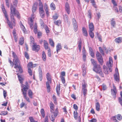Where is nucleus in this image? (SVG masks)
<instances>
[{
	"instance_id": "423d86ee",
	"label": "nucleus",
	"mask_w": 122,
	"mask_h": 122,
	"mask_svg": "<svg viewBox=\"0 0 122 122\" xmlns=\"http://www.w3.org/2000/svg\"><path fill=\"white\" fill-rule=\"evenodd\" d=\"M46 78L48 81L46 83V85L47 90V92H50V86L49 83H51V78L50 75L49 73H47L46 74Z\"/></svg>"
},
{
	"instance_id": "58836bf2",
	"label": "nucleus",
	"mask_w": 122,
	"mask_h": 122,
	"mask_svg": "<svg viewBox=\"0 0 122 122\" xmlns=\"http://www.w3.org/2000/svg\"><path fill=\"white\" fill-rule=\"evenodd\" d=\"M49 43L51 46L53 47H54V43L52 39H49Z\"/></svg>"
},
{
	"instance_id": "79ce46f5",
	"label": "nucleus",
	"mask_w": 122,
	"mask_h": 122,
	"mask_svg": "<svg viewBox=\"0 0 122 122\" xmlns=\"http://www.w3.org/2000/svg\"><path fill=\"white\" fill-rule=\"evenodd\" d=\"M46 33H48L50 32V30L48 27L46 25H45L44 27Z\"/></svg>"
},
{
	"instance_id": "a878e982",
	"label": "nucleus",
	"mask_w": 122,
	"mask_h": 122,
	"mask_svg": "<svg viewBox=\"0 0 122 122\" xmlns=\"http://www.w3.org/2000/svg\"><path fill=\"white\" fill-rule=\"evenodd\" d=\"M37 25L36 23H35L34 26V31L35 34H36L37 33Z\"/></svg>"
},
{
	"instance_id": "f03ea898",
	"label": "nucleus",
	"mask_w": 122,
	"mask_h": 122,
	"mask_svg": "<svg viewBox=\"0 0 122 122\" xmlns=\"http://www.w3.org/2000/svg\"><path fill=\"white\" fill-rule=\"evenodd\" d=\"M91 61L94 66L93 70L96 73H99L102 77H103L104 75L102 71L100 65H97L96 61L93 59H91Z\"/></svg>"
},
{
	"instance_id": "b1692460",
	"label": "nucleus",
	"mask_w": 122,
	"mask_h": 122,
	"mask_svg": "<svg viewBox=\"0 0 122 122\" xmlns=\"http://www.w3.org/2000/svg\"><path fill=\"white\" fill-rule=\"evenodd\" d=\"M115 42L119 43L121 42L122 38L120 37H119L115 39Z\"/></svg>"
},
{
	"instance_id": "f257e3e1",
	"label": "nucleus",
	"mask_w": 122,
	"mask_h": 122,
	"mask_svg": "<svg viewBox=\"0 0 122 122\" xmlns=\"http://www.w3.org/2000/svg\"><path fill=\"white\" fill-rule=\"evenodd\" d=\"M10 15L12 22L11 24V25H12L13 27V26H15V20L14 17V16L16 15L18 19L20 18V17L18 12L15 9L12 5L10 6Z\"/></svg>"
},
{
	"instance_id": "2f4dec72",
	"label": "nucleus",
	"mask_w": 122,
	"mask_h": 122,
	"mask_svg": "<svg viewBox=\"0 0 122 122\" xmlns=\"http://www.w3.org/2000/svg\"><path fill=\"white\" fill-rule=\"evenodd\" d=\"M30 44L31 45H32L33 44H34L35 43H34V38L31 36L30 37Z\"/></svg>"
},
{
	"instance_id": "864d4df0",
	"label": "nucleus",
	"mask_w": 122,
	"mask_h": 122,
	"mask_svg": "<svg viewBox=\"0 0 122 122\" xmlns=\"http://www.w3.org/2000/svg\"><path fill=\"white\" fill-rule=\"evenodd\" d=\"M30 122H35L34 120L33 117H29Z\"/></svg>"
},
{
	"instance_id": "37998d69",
	"label": "nucleus",
	"mask_w": 122,
	"mask_h": 122,
	"mask_svg": "<svg viewBox=\"0 0 122 122\" xmlns=\"http://www.w3.org/2000/svg\"><path fill=\"white\" fill-rule=\"evenodd\" d=\"M18 77L19 79V80L21 84H22L23 83V78L21 77V76H19V75H18Z\"/></svg>"
},
{
	"instance_id": "4c0bfd02",
	"label": "nucleus",
	"mask_w": 122,
	"mask_h": 122,
	"mask_svg": "<svg viewBox=\"0 0 122 122\" xmlns=\"http://www.w3.org/2000/svg\"><path fill=\"white\" fill-rule=\"evenodd\" d=\"M39 10H41V9H43V5L42 2H41V1H39Z\"/></svg>"
},
{
	"instance_id": "20e7f679",
	"label": "nucleus",
	"mask_w": 122,
	"mask_h": 122,
	"mask_svg": "<svg viewBox=\"0 0 122 122\" xmlns=\"http://www.w3.org/2000/svg\"><path fill=\"white\" fill-rule=\"evenodd\" d=\"M21 86L22 87V89H21V91L24 97L27 101L29 102H30V101L29 100V98L26 96V91L28 89V86L22 84Z\"/></svg>"
},
{
	"instance_id": "de8ad7c7",
	"label": "nucleus",
	"mask_w": 122,
	"mask_h": 122,
	"mask_svg": "<svg viewBox=\"0 0 122 122\" xmlns=\"http://www.w3.org/2000/svg\"><path fill=\"white\" fill-rule=\"evenodd\" d=\"M52 97L54 103L56 104L57 103V101L56 96L55 95H53Z\"/></svg>"
},
{
	"instance_id": "2eb2a0df",
	"label": "nucleus",
	"mask_w": 122,
	"mask_h": 122,
	"mask_svg": "<svg viewBox=\"0 0 122 122\" xmlns=\"http://www.w3.org/2000/svg\"><path fill=\"white\" fill-rule=\"evenodd\" d=\"M65 10L67 13L69 14L70 13V8L68 4L66 2L65 4Z\"/></svg>"
},
{
	"instance_id": "69168bd1",
	"label": "nucleus",
	"mask_w": 122,
	"mask_h": 122,
	"mask_svg": "<svg viewBox=\"0 0 122 122\" xmlns=\"http://www.w3.org/2000/svg\"><path fill=\"white\" fill-rule=\"evenodd\" d=\"M18 3L17 0H14L13 2L14 5L15 6H16Z\"/></svg>"
},
{
	"instance_id": "9d476101",
	"label": "nucleus",
	"mask_w": 122,
	"mask_h": 122,
	"mask_svg": "<svg viewBox=\"0 0 122 122\" xmlns=\"http://www.w3.org/2000/svg\"><path fill=\"white\" fill-rule=\"evenodd\" d=\"M40 49V46L38 45H37L36 43L34 44L32 47V50L33 51L37 52Z\"/></svg>"
},
{
	"instance_id": "6e6552de",
	"label": "nucleus",
	"mask_w": 122,
	"mask_h": 122,
	"mask_svg": "<svg viewBox=\"0 0 122 122\" xmlns=\"http://www.w3.org/2000/svg\"><path fill=\"white\" fill-rule=\"evenodd\" d=\"M34 15L32 14L31 17L30 18V20L28 21V23L29 25L30 28L32 29L33 28V19L34 18Z\"/></svg>"
},
{
	"instance_id": "09e8293b",
	"label": "nucleus",
	"mask_w": 122,
	"mask_h": 122,
	"mask_svg": "<svg viewBox=\"0 0 122 122\" xmlns=\"http://www.w3.org/2000/svg\"><path fill=\"white\" fill-rule=\"evenodd\" d=\"M24 56L27 59H29V56L26 52H25L24 53Z\"/></svg>"
},
{
	"instance_id": "e2e57ef3",
	"label": "nucleus",
	"mask_w": 122,
	"mask_h": 122,
	"mask_svg": "<svg viewBox=\"0 0 122 122\" xmlns=\"http://www.w3.org/2000/svg\"><path fill=\"white\" fill-rule=\"evenodd\" d=\"M44 8L45 10H48L47 5L46 3H45L44 5Z\"/></svg>"
},
{
	"instance_id": "39448f33",
	"label": "nucleus",
	"mask_w": 122,
	"mask_h": 122,
	"mask_svg": "<svg viewBox=\"0 0 122 122\" xmlns=\"http://www.w3.org/2000/svg\"><path fill=\"white\" fill-rule=\"evenodd\" d=\"M1 6L2 11L4 14L5 17L7 20V23L10 28L11 29H12L13 27H12V25H11V23L9 20L8 16L7 15L6 12L4 4H2Z\"/></svg>"
},
{
	"instance_id": "7ed1b4c3",
	"label": "nucleus",
	"mask_w": 122,
	"mask_h": 122,
	"mask_svg": "<svg viewBox=\"0 0 122 122\" xmlns=\"http://www.w3.org/2000/svg\"><path fill=\"white\" fill-rule=\"evenodd\" d=\"M106 64L108 66V69L104 66H103V68L104 73L106 74H108V69L110 72L112 71L111 67L112 66V59L110 58L109 62H107Z\"/></svg>"
},
{
	"instance_id": "0e129e2a",
	"label": "nucleus",
	"mask_w": 122,
	"mask_h": 122,
	"mask_svg": "<svg viewBox=\"0 0 122 122\" xmlns=\"http://www.w3.org/2000/svg\"><path fill=\"white\" fill-rule=\"evenodd\" d=\"M3 94L4 98H5L7 96L6 92L4 90H3Z\"/></svg>"
},
{
	"instance_id": "4be33fe9",
	"label": "nucleus",
	"mask_w": 122,
	"mask_h": 122,
	"mask_svg": "<svg viewBox=\"0 0 122 122\" xmlns=\"http://www.w3.org/2000/svg\"><path fill=\"white\" fill-rule=\"evenodd\" d=\"M111 92L112 95L113 96V98L115 99L116 97V93H117L116 91L114 90L111 89Z\"/></svg>"
},
{
	"instance_id": "a211bd4d",
	"label": "nucleus",
	"mask_w": 122,
	"mask_h": 122,
	"mask_svg": "<svg viewBox=\"0 0 122 122\" xmlns=\"http://www.w3.org/2000/svg\"><path fill=\"white\" fill-rule=\"evenodd\" d=\"M50 107L51 109L50 111L51 113H53L54 111V105L52 102H51L50 103Z\"/></svg>"
},
{
	"instance_id": "e433bc0d",
	"label": "nucleus",
	"mask_w": 122,
	"mask_h": 122,
	"mask_svg": "<svg viewBox=\"0 0 122 122\" xmlns=\"http://www.w3.org/2000/svg\"><path fill=\"white\" fill-rule=\"evenodd\" d=\"M28 69L33 68V64L32 62H30L28 64Z\"/></svg>"
},
{
	"instance_id": "ea45409f",
	"label": "nucleus",
	"mask_w": 122,
	"mask_h": 122,
	"mask_svg": "<svg viewBox=\"0 0 122 122\" xmlns=\"http://www.w3.org/2000/svg\"><path fill=\"white\" fill-rule=\"evenodd\" d=\"M116 116L117 119L120 121H121L122 119V116L120 114H118L117 115H116Z\"/></svg>"
},
{
	"instance_id": "4468645a",
	"label": "nucleus",
	"mask_w": 122,
	"mask_h": 122,
	"mask_svg": "<svg viewBox=\"0 0 122 122\" xmlns=\"http://www.w3.org/2000/svg\"><path fill=\"white\" fill-rule=\"evenodd\" d=\"M37 2H36L34 3L33 5L32 9V12L33 13L32 14L33 15V13L35 12L37 8Z\"/></svg>"
},
{
	"instance_id": "5701e85b",
	"label": "nucleus",
	"mask_w": 122,
	"mask_h": 122,
	"mask_svg": "<svg viewBox=\"0 0 122 122\" xmlns=\"http://www.w3.org/2000/svg\"><path fill=\"white\" fill-rule=\"evenodd\" d=\"M44 46L45 49H47L48 48V44L46 40L44 41Z\"/></svg>"
},
{
	"instance_id": "6ab92c4d",
	"label": "nucleus",
	"mask_w": 122,
	"mask_h": 122,
	"mask_svg": "<svg viewBox=\"0 0 122 122\" xmlns=\"http://www.w3.org/2000/svg\"><path fill=\"white\" fill-rule=\"evenodd\" d=\"M40 13L41 18L44 17L45 13L43 9H41V10H39Z\"/></svg>"
},
{
	"instance_id": "c03bdc74",
	"label": "nucleus",
	"mask_w": 122,
	"mask_h": 122,
	"mask_svg": "<svg viewBox=\"0 0 122 122\" xmlns=\"http://www.w3.org/2000/svg\"><path fill=\"white\" fill-rule=\"evenodd\" d=\"M77 114L78 113L77 111H75L74 112V118L76 119L77 118Z\"/></svg>"
},
{
	"instance_id": "9b49d317",
	"label": "nucleus",
	"mask_w": 122,
	"mask_h": 122,
	"mask_svg": "<svg viewBox=\"0 0 122 122\" xmlns=\"http://www.w3.org/2000/svg\"><path fill=\"white\" fill-rule=\"evenodd\" d=\"M86 86L85 83H83L82 84V91L84 96L86 95V94L87 90L86 88Z\"/></svg>"
},
{
	"instance_id": "dca6fc26",
	"label": "nucleus",
	"mask_w": 122,
	"mask_h": 122,
	"mask_svg": "<svg viewBox=\"0 0 122 122\" xmlns=\"http://www.w3.org/2000/svg\"><path fill=\"white\" fill-rule=\"evenodd\" d=\"M19 63H16L15 64H14L15 65V66H14L15 68L16 69L18 68L19 69V71L21 73L22 72V70L21 67L20 66H19L18 65V64Z\"/></svg>"
},
{
	"instance_id": "3c124183",
	"label": "nucleus",
	"mask_w": 122,
	"mask_h": 122,
	"mask_svg": "<svg viewBox=\"0 0 122 122\" xmlns=\"http://www.w3.org/2000/svg\"><path fill=\"white\" fill-rule=\"evenodd\" d=\"M96 56L97 59H98V58H100L102 57L101 55V54H100V53H99L98 51H97V52Z\"/></svg>"
},
{
	"instance_id": "aec40b11",
	"label": "nucleus",
	"mask_w": 122,
	"mask_h": 122,
	"mask_svg": "<svg viewBox=\"0 0 122 122\" xmlns=\"http://www.w3.org/2000/svg\"><path fill=\"white\" fill-rule=\"evenodd\" d=\"M82 31L83 35L85 36H88L87 33V32L86 28L84 27H83L82 28Z\"/></svg>"
},
{
	"instance_id": "774afa93",
	"label": "nucleus",
	"mask_w": 122,
	"mask_h": 122,
	"mask_svg": "<svg viewBox=\"0 0 122 122\" xmlns=\"http://www.w3.org/2000/svg\"><path fill=\"white\" fill-rule=\"evenodd\" d=\"M89 121L91 122H96L97 121V120L96 119L93 118Z\"/></svg>"
},
{
	"instance_id": "c756f323",
	"label": "nucleus",
	"mask_w": 122,
	"mask_h": 122,
	"mask_svg": "<svg viewBox=\"0 0 122 122\" xmlns=\"http://www.w3.org/2000/svg\"><path fill=\"white\" fill-rule=\"evenodd\" d=\"M50 114L49 115V117L50 119V120L52 121V122H54V121L55 120V118L54 116H53V114Z\"/></svg>"
},
{
	"instance_id": "603ef678",
	"label": "nucleus",
	"mask_w": 122,
	"mask_h": 122,
	"mask_svg": "<svg viewBox=\"0 0 122 122\" xmlns=\"http://www.w3.org/2000/svg\"><path fill=\"white\" fill-rule=\"evenodd\" d=\"M7 113V111L4 112L2 111L0 113V115H5Z\"/></svg>"
},
{
	"instance_id": "f704fd0d",
	"label": "nucleus",
	"mask_w": 122,
	"mask_h": 122,
	"mask_svg": "<svg viewBox=\"0 0 122 122\" xmlns=\"http://www.w3.org/2000/svg\"><path fill=\"white\" fill-rule=\"evenodd\" d=\"M114 19V18H112V20L111 21V25L113 27L115 26L116 24L115 21L113 20Z\"/></svg>"
},
{
	"instance_id": "412c9836",
	"label": "nucleus",
	"mask_w": 122,
	"mask_h": 122,
	"mask_svg": "<svg viewBox=\"0 0 122 122\" xmlns=\"http://www.w3.org/2000/svg\"><path fill=\"white\" fill-rule=\"evenodd\" d=\"M56 52L57 53L61 49V46L60 43H58L56 46Z\"/></svg>"
},
{
	"instance_id": "bb28decb",
	"label": "nucleus",
	"mask_w": 122,
	"mask_h": 122,
	"mask_svg": "<svg viewBox=\"0 0 122 122\" xmlns=\"http://www.w3.org/2000/svg\"><path fill=\"white\" fill-rule=\"evenodd\" d=\"M24 38L23 37H22L20 39L19 44L20 45H22L24 44Z\"/></svg>"
},
{
	"instance_id": "49530a36",
	"label": "nucleus",
	"mask_w": 122,
	"mask_h": 122,
	"mask_svg": "<svg viewBox=\"0 0 122 122\" xmlns=\"http://www.w3.org/2000/svg\"><path fill=\"white\" fill-rule=\"evenodd\" d=\"M41 112L43 117H45V113L43 109H41Z\"/></svg>"
},
{
	"instance_id": "4d7b16f0",
	"label": "nucleus",
	"mask_w": 122,
	"mask_h": 122,
	"mask_svg": "<svg viewBox=\"0 0 122 122\" xmlns=\"http://www.w3.org/2000/svg\"><path fill=\"white\" fill-rule=\"evenodd\" d=\"M22 29V30L23 31L24 33H25V27L23 25H20Z\"/></svg>"
},
{
	"instance_id": "cd10ccee",
	"label": "nucleus",
	"mask_w": 122,
	"mask_h": 122,
	"mask_svg": "<svg viewBox=\"0 0 122 122\" xmlns=\"http://www.w3.org/2000/svg\"><path fill=\"white\" fill-rule=\"evenodd\" d=\"M50 7L51 9L52 10H54L56 8L55 4L52 2L50 5Z\"/></svg>"
},
{
	"instance_id": "338daca9",
	"label": "nucleus",
	"mask_w": 122,
	"mask_h": 122,
	"mask_svg": "<svg viewBox=\"0 0 122 122\" xmlns=\"http://www.w3.org/2000/svg\"><path fill=\"white\" fill-rule=\"evenodd\" d=\"M118 99L119 102L122 106V99L121 97H119Z\"/></svg>"
},
{
	"instance_id": "c9c22d12",
	"label": "nucleus",
	"mask_w": 122,
	"mask_h": 122,
	"mask_svg": "<svg viewBox=\"0 0 122 122\" xmlns=\"http://www.w3.org/2000/svg\"><path fill=\"white\" fill-rule=\"evenodd\" d=\"M58 112V108H57L56 109L55 112H54L53 111V112L51 113H53L54 114V116L55 117H56L57 115Z\"/></svg>"
},
{
	"instance_id": "13d9d810",
	"label": "nucleus",
	"mask_w": 122,
	"mask_h": 122,
	"mask_svg": "<svg viewBox=\"0 0 122 122\" xmlns=\"http://www.w3.org/2000/svg\"><path fill=\"white\" fill-rule=\"evenodd\" d=\"M99 50L100 52L103 55L104 54V53L103 50L101 47H99Z\"/></svg>"
},
{
	"instance_id": "f3484780",
	"label": "nucleus",
	"mask_w": 122,
	"mask_h": 122,
	"mask_svg": "<svg viewBox=\"0 0 122 122\" xmlns=\"http://www.w3.org/2000/svg\"><path fill=\"white\" fill-rule=\"evenodd\" d=\"M89 31H93L94 30V28L93 23H91L89 25Z\"/></svg>"
},
{
	"instance_id": "72a5a7b5",
	"label": "nucleus",
	"mask_w": 122,
	"mask_h": 122,
	"mask_svg": "<svg viewBox=\"0 0 122 122\" xmlns=\"http://www.w3.org/2000/svg\"><path fill=\"white\" fill-rule=\"evenodd\" d=\"M42 58L44 61H45L46 59V56L45 52L43 51L42 54Z\"/></svg>"
},
{
	"instance_id": "1a4fd4ad",
	"label": "nucleus",
	"mask_w": 122,
	"mask_h": 122,
	"mask_svg": "<svg viewBox=\"0 0 122 122\" xmlns=\"http://www.w3.org/2000/svg\"><path fill=\"white\" fill-rule=\"evenodd\" d=\"M72 23L74 30L75 31H76L77 30V26L76 21L74 18L72 19Z\"/></svg>"
},
{
	"instance_id": "7c9ffc66",
	"label": "nucleus",
	"mask_w": 122,
	"mask_h": 122,
	"mask_svg": "<svg viewBox=\"0 0 122 122\" xmlns=\"http://www.w3.org/2000/svg\"><path fill=\"white\" fill-rule=\"evenodd\" d=\"M54 24L56 25L59 26L61 24V22L60 20H58L54 22Z\"/></svg>"
},
{
	"instance_id": "8fccbe9b",
	"label": "nucleus",
	"mask_w": 122,
	"mask_h": 122,
	"mask_svg": "<svg viewBox=\"0 0 122 122\" xmlns=\"http://www.w3.org/2000/svg\"><path fill=\"white\" fill-rule=\"evenodd\" d=\"M65 21L67 22L68 21V19L67 16L66 15H63Z\"/></svg>"
},
{
	"instance_id": "6e6d98bb",
	"label": "nucleus",
	"mask_w": 122,
	"mask_h": 122,
	"mask_svg": "<svg viewBox=\"0 0 122 122\" xmlns=\"http://www.w3.org/2000/svg\"><path fill=\"white\" fill-rule=\"evenodd\" d=\"M39 75H42V72L41 68L39 67Z\"/></svg>"
},
{
	"instance_id": "c85d7f7f",
	"label": "nucleus",
	"mask_w": 122,
	"mask_h": 122,
	"mask_svg": "<svg viewBox=\"0 0 122 122\" xmlns=\"http://www.w3.org/2000/svg\"><path fill=\"white\" fill-rule=\"evenodd\" d=\"M60 89V86L59 85H57L56 88V90L57 93V94L58 95H59V92Z\"/></svg>"
},
{
	"instance_id": "a18cd8bd",
	"label": "nucleus",
	"mask_w": 122,
	"mask_h": 122,
	"mask_svg": "<svg viewBox=\"0 0 122 122\" xmlns=\"http://www.w3.org/2000/svg\"><path fill=\"white\" fill-rule=\"evenodd\" d=\"M28 95L30 98H32V92L30 90H29Z\"/></svg>"
},
{
	"instance_id": "5fc2aeb1",
	"label": "nucleus",
	"mask_w": 122,
	"mask_h": 122,
	"mask_svg": "<svg viewBox=\"0 0 122 122\" xmlns=\"http://www.w3.org/2000/svg\"><path fill=\"white\" fill-rule=\"evenodd\" d=\"M61 78L62 82L63 83H64L65 82V80L64 77L63 76H61Z\"/></svg>"
},
{
	"instance_id": "393cba45",
	"label": "nucleus",
	"mask_w": 122,
	"mask_h": 122,
	"mask_svg": "<svg viewBox=\"0 0 122 122\" xmlns=\"http://www.w3.org/2000/svg\"><path fill=\"white\" fill-rule=\"evenodd\" d=\"M96 110L99 111L100 110V105L98 102H97L96 104Z\"/></svg>"
},
{
	"instance_id": "0eeeda50",
	"label": "nucleus",
	"mask_w": 122,
	"mask_h": 122,
	"mask_svg": "<svg viewBox=\"0 0 122 122\" xmlns=\"http://www.w3.org/2000/svg\"><path fill=\"white\" fill-rule=\"evenodd\" d=\"M12 56L14 58L13 61L14 62V64L15 63H19V61L17 57V55L14 52L12 53Z\"/></svg>"
},
{
	"instance_id": "a19ab883",
	"label": "nucleus",
	"mask_w": 122,
	"mask_h": 122,
	"mask_svg": "<svg viewBox=\"0 0 122 122\" xmlns=\"http://www.w3.org/2000/svg\"><path fill=\"white\" fill-rule=\"evenodd\" d=\"M93 31H89V35L92 38H93L94 36V34L92 32Z\"/></svg>"
},
{
	"instance_id": "f8f14e48",
	"label": "nucleus",
	"mask_w": 122,
	"mask_h": 122,
	"mask_svg": "<svg viewBox=\"0 0 122 122\" xmlns=\"http://www.w3.org/2000/svg\"><path fill=\"white\" fill-rule=\"evenodd\" d=\"M116 73L114 75V78L115 80L117 81H118L119 79V75L117 68L116 69Z\"/></svg>"
},
{
	"instance_id": "680f3d73",
	"label": "nucleus",
	"mask_w": 122,
	"mask_h": 122,
	"mask_svg": "<svg viewBox=\"0 0 122 122\" xmlns=\"http://www.w3.org/2000/svg\"><path fill=\"white\" fill-rule=\"evenodd\" d=\"M73 107L74 109L76 110V111H77L78 109V107L77 106L76 104H74L73 106Z\"/></svg>"
},
{
	"instance_id": "052dcab7",
	"label": "nucleus",
	"mask_w": 122,
	"mask_h": 122,
	"mask_svg": "<svg viewBox=\"0 0 122 122\" xmlns=\"http://www.w3.org/2000/svg\"><path fill=\"white\" fill-rule=\"evenodd\" d=\"M42 35V33L40 31L38 32H37L38 37L39 38H40V37Z\"/></svg>"
},
{
	"instance_id": "bf43d9fd",
	"label": "nucleus",
	"mask_w": 122,
	"mask_h": 122,
	"mask_svg": "<svg viewBox=\"0 0 122 122\" xmlns=\"http://www.w3.org/2000/svg\"><path fill=\"white\" fill-rule=\"evenodd\" d=\"M28 72L30 75L31 76L32 75V71L30 69H28Z\"/></svg>"
},
{
	"instance_id": "473e14b6",
	"label": "nucleus",
	"mask_w": 122,
	"mask_h": 122,
	"mask_svg": "<svg viewBox=\"0 0 122 122\" xmlns=\"http://www.w3.org/2000/svg\"><path fill=\"white\" fill-rule=\"evenodd\" d=\"M97 60L99 61V63L101 65H102L103 63V61L102 57L98 58Z\"/></svg>"
},
{
	"instance_id": "ddd939ff",
	"label": "nucleus",
	"mask_w": 122,
	"mask_h": 122,
	"mask_svg": "<svg viewBox=\"0 0 122 122\" xmlns=\"http://www.w3.org/2000/svg\"><path fill=\"white\" fill-rule=\"evenodd\" d=\"M82 72H83V76H84L86 73V66L85 64H83L82 66Z\"/></svg>"
}]
</instances>
